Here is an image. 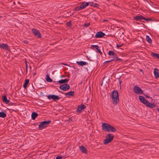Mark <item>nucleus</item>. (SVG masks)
Here are the masks:
<instances>
[{
  "instance_id": "4c0bfd02",
  "label": "nucleus",
  "mask_w": 159,
  "mask_h": 159,
  "mask_svg": "<svg viewBox=\"0 0 159 159\" xmlns=\"http://www.w3.org/2000/svg\"><path fill=\"white\" fill-rule=\"evenodd\" d=\"M116 57V58H114V59H112L111 60H113V61H117V57Z\"/></svg>"
},
{
  "instance_id": "4be33fe9",
  "label": "nucleus",
  "mask_w": 159,
  "mask_h": 159,
  "mask_svg": "<svg viewBox=\"0 0 159 159\" xmlns=\"http://www.w3.org/2000/svg\"><path fill=\"white\" fill-rule=\"evenodd\" d=\"M38 114L37 112H33L31 115L32 119L33 120H35L36 117L38 116Z\"/></svg>"
},
{
  "instance_id": "a211bd4d",
  "label": "nucleus",
  "mask_w": 159,
  "mask_h": 159,
  "mask_svg": "<svg viewBox=\"0 0 159 159\" xmlns=\"http://www.w3.org/2000/svg\"><path fill=\"white\" fill-rule=\"evenodd\" d=\"M145 105L151 108H154L155 106L154 103H151L149 102L148 101L146 104Z\"/></svg>"
},
{
  "instance_id": "20e7f679",
  "label": "nucleus",
  "mask_w": 159,
  "mask_h": 159,
  "mask_svg": "<svg viewBox=\"0 0 159 159\" xmlns=\"http://www.w3.org/2000/svg\"><path fill=\"white\" fill-rule=\"evenodd\" d=\"M50 120L44 121L41 122L39 125V130H42L46 128L51 122Z\"/></svg>"
},
{
  "instance_id": "1a4fd4ad",
  "label": "nucleus",
  "mask_w": 159,
  "mask_h": 159,
  "mask_svg": "<svg viewBox=\"0 0 159 159\" xmlns=\"http://www.w3.org/2000/svg\"><path fill=\"white\" fill-rule=\"evenodd\" d=\"M105 34L101 31H99L96 33L95 35V37L96 38H101L105 35Z\"/></svg>"
},
{
  "instance_id": "dca6fc26",
  "label": "nucleus",
  "mask_w": 159,
  "mask_h": 159,
  "mask_svg": "<svg viewBox=\"0 0 159 159\" xmlns=\"http://www.w3.org/2000/svg\"><path fill=\"white\" fill-rule=\"evenodd\" d=\"M154 74L156 78L159 77V73L158 70L157 69L155 68L154 69Z\"/></svg>"
},
{
  "instance_id": "aec40b11",
  "label": "nucleus",
  "mask_w": 159,
  "mask_h": 159,
  "mask_svg": "<svg viewBox=\"0 0 159 159\" xmlns=\"http://www.w3.org/2000/svg\"><path fill=\"white\" fill-rule=\"evenodd\" d=\"M76 63L78 65H80L82 66L87 64V63L86 62L83 61H77Z\"/></svg>"
},
{
  "instance_id": "c9c22d12",
  "label": "nucleus",
  "mask_w": 159,
  "mask_h": 159,
  "mask_svg": "<svg viewBox=\"0 0 159 159\" xmlns=\"http://www.w3.org/2000/svg\"><path fill=\"white\" fill-rule=\"evenodd\" d=\"M91 46L93 47H94L96 48H97V47H98L97 45H92Z\"/></svg>"
},
{
  "instance_id": "603ef678",
  "label": "nucleus",
  "mask_w": 159,
  "mask_h": 159,
  "mask_svg": "<svg viewBox=\"0 0 159 159\" xmlns=\"http://www.w3.org/2000/svg\"><path fill=\"white\" fill-rule=\"evenodd\" d=\"M65 77V76L63 75V76H62L61 77Z\"/></svg>"
},
{
  "instance_id": "3c124183",
  "label": "nucleus",
  "mask_w": 159,
  "mask_h": 159,
  "mask_svg": "<svg viewBox=\"0 0 159 159\" xmlns=\"http://www.w3.org/2000/svg\"><path fill=\"white\" fill-rule=\"evenodd\" d=\"M2 17V16H0V18H1Z\"/></svg>"
},
{
  "instance_id": "7ed1b4c3",
  "label": "nucleus",
  "mask_w": 159,
  "mask_h": 159,
  "mask_svg": "<svg viewBox=\"0 0 159 159\" xmlns=\"http://www.w3.org/2000/svg\"><path fill=\"white\" fill-rule=\"evenodd\" d=\"M113 135L111 134H108L106 136V139L104 140V144H106L111 142L114 138Z\"/></svg>"
},
{
  "instance_id": "cd10ccee",
  "label": "nucleus",
  "mask_w": 159,
  "mask_h": 159,
  "mask_svg": "<svg viewBox=\"0 0 159 159\" xmlns=\"http://www.w3.org/2000/svg\"><path fill=\"white\" fill-rule=\"evenodd\" d=\"M146 41L149 43H151L152 42V40L148 36H146Z\"/></svg>"
},
{
  "instance_id": "2f4dec72",
  "label": "nucleus",
  "mask_w": 159,
  "mask_h": 159,
  "mask_svg": "<svg viewBox=\"0 0 159 159\" xmlns=\"http://www.w3.org/2000/svg\"><path fill=\"white\" fill-rule=\"evenodd\" d=\"M96 49L101 54H102V52H101V51H100L99 47H97V48H96Z\"/></svg>"
},
{
  "instance_id": "f8f14e48",
  "label": "nucleus",
  "mask_w": 159,
  "mask_h": 159,
  "mask_svg": "<svg viewBox=\"0 0 159 159\" xmlns=\"http://www.w3.org/2000/svg\"><path fill=\"white\" fill-rule=\"evenodd\" d=\"M134 19L136 20H139L143 19H145V17L142 16L141 15H139L138 16H134L133 17Z\"/></svg>"
},
{
  "instance_id": "f257e3e1",
  "label": "nucleus",
  "mask_w": 159,
  "mask_h": 159,
  "mask_svg": "<svg viewBox=\"0 0 159 159\" xmlns=\"http://www.w3.org/2000/svg\"><path fill=\"white\" fill-rule=\"evenodd\" d=\"M102 129L106 131L115 132L117 131V129L113 126L106 123H102Z\"/></svg>"
},
{
  "instance_id": "f03ea898",
  "label": "nucleus",
  "mask_w": 159,
  "mask_h": 159,
  "mask_svg": "<svg viewBox=\"0 0 159 159\" xmlns=\"http://www.w3.org/2000/svg\"><path fill=\"white\" fill-rule=\"evenodd\" d=\"M111 98L114 104H116L119 102V94L116 90H115L111 92Z\"/></svg>"
},
{
  "instance_id": "5fc2aeb1",
  "label": "nucleus",
  "mask_w": 159,
  "mask_h": 159,
  "mask_svg": "<svg viewBox=\"0 0 159 159\" xmlns=\"http://www.w3.org/2000/svg\"><path fill=\"white\" fill-rule=\"evenodd\" d=\"M69 120H71V119H69Z\"/></svg>"
},
{
  "instance_id": "49530a36",
  "label": "nucleus",
  "mask_w": 159,
  "mask_h": 159,
  "mask_svg": "<svg viewBox=\"0 0 159 159\" xmlns=\"http://www.w3.org/2000/svg\"><path fill=\"white\" fill-rule=\"evenodd\" d=\"M146 98H150L148 96H146Z\"/></svg>"
},
{
  "instance_id": "bb28decb",
  "label": "nucleus",
  "mask_w": 159,
  "mask_h": 159,
  "mask_svg": "<svg viewBox=\"0 0 159 159\" xmlns=\"http://www.w3.org/2000/svg\"><path fill=\"white\" fill-rule=\"evenodd\" d=\"M6 116V114L3 112H0V117L4 118Z\"/></svg>"
},
{
  "instance_id": "a878e982",
  "label": "nucleus",
  "mask_w": 159,
  "mask_h": 159,
  "mask_svg": "<svg viewBox=\"0 0 159 159\" xmlns=\"http://www.w3.org/2000/svg\"><path fill=\"white\" fill-rule=\"evenodd\" d=\"M46 80L48 82H51L52 81V79L49 77V75H47L46 76Z\"/></svg>"
},
{
  "instance_id": "0eeeda50",
  "label": "nucleus",
  "mask_w": 159,
  "mask_h": 159,
  "mask_svg": "<svg viewBox=\"0 0 159 159\" xmlns=\"http://www.w3.org/2000/svg\"><path fill=\"white\" fill-rule=\"evenodd\" d=\"M32 31L34 35L38 38H41V34L39 31L35 29H33Z\"/></svg>"
},
{
  "instance_id": "6e6d98bb",
  "label": "nucleus",
  "mask_w": 159,
  "mask_h": 159,
  "mask_svg": "<svg viewBox=\"0 0 159 159\" xmlns=\"http://www.w3.org/2000/svg\"><path fill=\"white\" fill-rule=\"evenodd\" d=\"M69 120H71V119H69Z\"/></svg>"
},
{
  "instance_id": "5701e85b",
  "label": "nucleus",
  "mask_w": 159,
  "mask_h": 159,
  "mask_svg": "<svg viewBox=\"0 0 159 159\" xmlns=\"http://www.w3.org/2000/svg\"><path fill=\"white\" fill-rule=\"evenodd\" d=\"M151 55L153 57L157 58L158 56L159 55V54L157 53L152 52L151 53Z\"/></svg>"
},
{
  "instance_id": "e433bc0d",
  "label": "nucleus",
  "mask_w": 159,
  "mask_h": 159,
  "mask_svg": "<svg viewBox=\"0 0 159 159\" xmlns=\"http://www.w3.org/2000/svg\"><path fill=\"white\" fill-rule=\"evenodd\" d=\"M23 42L24 43H25V44H28L29 43L28 41H27V40H24L23 41Z\"/></svg>"
},
{
  "instance_id": "f704fd0d",
  "label": "nucleus",
  "mask_w": 159,
  "mask_h": 159,
  "mask_svg": "<svg viewBox=\"0 0 159 159\" xmlns=\"http://www.w3.org/2000/svg\"><path fill=\"white\" fill-rule=\"evenodd\" d=\"M90 25V23H89L87 24H84V26H85L86 27H88Z\"/></svg>"
},
{
  "instance_id": "f3484780",
  "label": "nucleus",
  "mask_w": 159,
  "mask_h": 159,
  "mask_svg": "<svg viewBox=\"0 0 159 159\" xmlns=\"http://www.w3.org/2000/svg\"><path fill=\"white\" fill-rule=\"evenodd\" d=\"M51 99H52L54 101H56L58 100L60 98L59 96L57 95H51Z\"/></svg>"
},
{
  "instance_id": "8fccbe9b",
  "label": "nucleus",
  "mask_w": 159,
  "mask_h": 159,
  "mask_svg": "<svg viewBox=\"0 0 159 159\" xmlns=\"http://www.w3.org/2000/svg\"><path fill=\"white\" fill-rule=\"evenodd\" d=\"M26 72H27V68H26Z\"/></svg>"
},
{
  "instance_id": "412c9836",
  "label": "nucleus",
  "mask_w": 159,
  "mask_h": 159,
  "mask_svg": "<svg viewBox=\"0 0 159 159\" xmlns=\"http://www.w3.org/2000/svg\"><path fill=\"white\" fill-rule=\"evenodd\" d=\"M75 92L74 91H70L67 93H65L66 96H73L74 95Z\"/></svg>"
},
{
  "instance_id": "6ab92c4d",
  "label": "nucleus",
  "mask_w": 159,
  "mask_h": 159,
  "mask_svg": "<svg viewBox=\"0 0 159 159\" xmlns=\"http://www.w3.org/2000/svg\"><path fill=\"white\" fill-rule=\"evenodd\" d=\"M2 100L3 102L6 104H8L9 102V100L7 99L6 95H4L3 96Z\"/></svg>"
},
{
  "instance_id": "39448f33",
  "label": "nucleus",
  "mask_w": 159,
  "mask_h": 159,
  "mask_svg": "<svg viewBox=\"0 0 159 159\" xmlns=\"http://www.w3.org/2000/svg\"><path fill=\"white\" fill-rule=\"evenodd\" d=\"M134 91L137 94H141L143 93V91L137 86H135L134 88Z\"/></svg>"
},
{
  "instance_id": "09e8293b",
  "label": "nucleus",
  "mask_w": 159,
  "mask_h": 159,
  "mask_svg": "<svg viewBox=\"0 0 159 159\" xmlns=\"http://www.w3.org/2000/svg\"><path fill=\"white\" fill-rule=\"evenodd\" d=\"M104 20V21H107V20Z\"/></svg>"
},
{
  "instance_id": "6e6552de",
  "label": "nucleus",
  "mask_w": 159,
  "mask_h": 159,
  "mask_svg": "<svg viewBox=\"0 0 159 159\" xmlns=\"http://www.w3.org/2000/svg\"><path fill=\"white\" fill-rule=\"evenodd\" d=\"M85 108L86 106L84 105L81 104L78 106L76 111L78 112H81L82 110L85 109Z\"/></svg>"
},
{
  "instance_id": "b1692460",
  "label": "nucleus",
  "mask_w": 159,
  "mask_h": 159,
  "mask_svg": "<svg viewBox=\"0 0 159 159\" xmlns=\"http://www.w3.org/2000/svg\"><path fill=\"white\" fill-rule=\"evenodd\" d=\"M108 54L109 56H113L114 57H115L116 56V54L115 53L114 51H110L108 52Z\"/></svg>"
},
{
  "instance_id": "393cba45",
  "label": "nucleus",
  "mask_w": 159,
  "mask_h": 159,
  "mask_svg": "<svg viewBox=\"0 0 159 159\" xmlns=\"http://www.w3.org/2000/svg\"><path fill=\"white\" fill-rule=\"evenodd\" d=\"M29 80L28 79H26L25 80V83L23 85V87L24 89H25L27 87V85L29 83Z\"/></svg>"
},
{
  "instance_id": "4d7b16f0",
  "label": "nucleus",
  "mask_w": 159,
  "mask_h": 159,
  "mask_svg": "<svg viewBox=\"0 0 159 159\" xmlns=\"http://www.w3.org/2000/svg\"><path fill=\"white\" fill-rule=\"evenodd\" d=\"M142 70H141V69L140 70V71H142Z\"/></svg>"
},
{
  "instance_id": "a18cd8bd",
  "label": "nucleus",
  "mask_w": 159,
  "mask_h": 159,
  "mask_svg": "<svg viewBox=\"0 0 159 159\" xmlns=\"http://www.w3.org/2000/svg\"><path fill=\"white\" fill-rule=\"evenodd\" d=\"M62 64L64 65H66V66H67L68 65L67 64H66V63H62Z\"/></svg>"
},
{
  "instance_id": "2eb2a0df",
  "label": "nucleus",
  "mask_w": 159,
  "mask_h": 159,
  "mask_svg": "<svg viewBox=\"0 0 159 159\" xmlns=\"http://www.w3.org/2000/svg\"><path fill=\"white\" fill-rule=\"evenodd\" d=\"M89 5V2H82L81 3L80 6H81L82 8L83 9L86 8Z\"/></svg>"
},
{
  "instance_id": "9d476101",
  "label": "nucleus",
  "mask_w": 159,
  "mask_h": 159,
  "mask_svg": "<svg viewBox=\"0 0 159 159\" xmlns=\"http://www.w3.org/2000/svg\"><path fill=\"white\" fill-rule=\"evenodd\" d=\"M139 98L141 102L145 105L148 102V101L146 100L143 96H139Z\"/></svg>"
},
{
  "instance_id": "4468645a",
  "label": "nucleus",
  "mask_w": 159,
  "mask_h": 159,
  "mask_svg": "<svg viewBox=\"0 0 159 159\" xmlns=\"http://www.w3.org/2000/svg\"><path fill=\"white\" fill-rule=\"evenodd\" d=\"M0 48L7 50L9 48V46L6 44L2 43L0 45Z\"/></svg>"
},
{
  "instance_id": "58836bf2",
  "label": "nucleus",
  "mask_w": 159,
  "mask_h": 159,
  "mask_svg": "<svg viewBox=\"0 0 159 159\" xmlns=\"http://www.w3.org/2000/svg\"><path fill=\"white\" fill-rule=\"evenodd\" d=\"M62 158L61 157L57 156V157L56 159H62Z\"/></svg>"
},
{
  "instance_id": "c756f323",
  "label": "nucleus",
  "mask_w": 159,
  "mask_h": 159,
  "mask_svg": "<svg viewBox=\"0 0 159 159\" xmlns=\"http://www.w3.org/2000/svg\"><path fill=\"white\" fill-rule=\"evenodd\" d=\"M82 9V8L81 6H78V7H76L75 8V11H78Z\"/></svg>"
},
{
  "instance_id": "7c9ffc66",
  "label": "nucleus",
  "mask_w": 159,
  "mask_h": 159,
  "mask_svg": "<svg viewBox=\"0 0 159 159\" xmlns=\"http://www.w3.org/2000/svg\"><path fill=\"white\" fill-rule=\"evenodd\" d=\"M66 24L68 26H71V21H70L69 22H67Z\"/></svg>"
},
{
  "instance_id": "a19ab883",
  "label": "nucleus",
  "mask_w": 159,
  "mask_h": 159,
  "mask_svg": "<svg viewBox=\"0 0 159 159\" xmlns=\"http://www.w3.org/2000/svg\"><path fill=\"white\" fill-rule=\"evenodd\" d=\"M117 61H122V60L120 58H118L117 57Z\"/></svg>"
},
{
  "instance_id": "ea45409f",
  "label": "nucleus",
  "mask_w": 159,
  "mask_h": 159,
  "mask_svg": "<svg viewBox=\"0 0 159 159\" xmlns=\"http://www.w3.org/2000/svg\"><path fill=\"white\" fill-rule=\"evenodd\" d=\"M51 95H49L48 97V99H51Z\"/></svg>"
},
{
  "instance_id": "864d4df0",
  "label": "nucleus",
  "mask_w": 159,
  "mask_h": 159,
  "mask_svg": "<svg viewBox=\"0 0 159 159\" xmlns=\"http://www.w3.org/2000/svg\"><path fill=\"white\" fill-rule=\"evenodd\" d=\"M69 120H71V119H69Z\"/></svg>"
},
{
  "instance_id": "79ce46f5",
  "label": "nucleus",
  "mask_w": 159,
  "mask_h": 159,
  "mask_svg": "<svg viewBox=\"0 0 159 159\" xmlns=\"http://www.w3.org/2000/svg\"><path fill=\"white\" fill-rule=\"evenodd\" d=\"M143 20H150V18H145V19H143Z\"/></svg>"
},
{
  "instance_id": "ddd939ff",
  "label": "nucleus",
  "mask_w": 159,
  "mask_h": 159,
  "mask_svg": "<svg viewBox=\"0 0 159 159\" xmlns=\"http://www.w3.org/2000/svg\"><path fill=\"white\" fill-rule=\"evenodd\" d=\"M79 148L82 152L85 154L87 153V149L84 146L81 145V146H80Z\"/></svg>"
},
{
  "instance_id": "72a5a7b5",
  "label": "nucleus",
  "mask_w": 159,
  "mask_h": 159,
  "mask_svg": "<svg viewBox=\"0 0 159 159\" xmlns=\"http://www.w3.org/2000/svg\"><path fill=\"white\" fill-rule=\"evenodd\" d=\"M123 45V43H122V44H117L116 46H117V48H119V47H120L122 46Z\"/></svg>"
},
{
  "instance_id": "37998d69",
  "label": "nucleus",
  "mask_w": 159,
  "mask_h": 159,
  "mask_svg": "<svg viewBox=\"0 0 159 159\" xmlns=\"http://www.w3.org/2000/svg\"><path fill=\"white\" fill-rule=\"evenodd\" d=\"M25 65H26V68H27V62L26 61H25Z\"/></svg>"
},
{
  "instance_id": "473e14b6",
  "label": "nucleus",
  "mask_w": 159,
  "mask_h": 159,
  "mask_svg": "<svg viewBox=\"0 0 159 159\" xmlns=\"http://www.w3.org/2000/svg\"><path fill=\"white\" fill-rule=\"evenodd\" d=\"M113 60H109V61H105V62H104V64H106V62H107V63H108V62H111L112 61H113Z\"/></svg>"
},
{
  "instance_id": "c03bdc74",
  "label": "nucleus",
  "mask_w": 159,
  "mask_h": 159,
  "mask_svg": "<svg viewBox=\"0 0 159 159\" xmlns=\"http://www.w3.org/2000/svg\"><path fill=\"white\" fill-rule=\"evenodd\" d=\"M119 81V84L120 85L121 84V80H120Z\"/></svg>"
},
{
  "instance_id": "9b49d317",
  "label": "nucleus",
  "mask_w": 159,
  "mask_h": 159,
  "mask_svg": "<svg viewBox=\"0 0 159 159\" xmlns=\"http://www.w3.org/2000/svg\"><path fill=\"white\" fill-rule=\"evenodd\" d=\"M69 80L67 79H61V80H59L58 81H55L54 82L56 84H57L58 83L62 84L64 83H66Z\"/></svg>"
},
{
  "instance_id": "c85d7f7f",
  "label": "nucleus",
  "mask_w": 159,
  "mask_h": 159,
  "mask_svg": "<svg viewBox=\"0 0 159 159\" xmlns=\"http://www.w3.org/2000/svg\"><path fill=\"white\" fill-rule=\"evenodd\" d=\"M89 4L90 6L93 7H96L98 5V4L96 3H93L92 2H89Z\"/></svg>"
},
{
  "instance_id": "423d86ee",
  "label": "nucleus",
  "mask_w": 159,
  "mask_h": 159,
  "mask_svg": "<svg viewBox=\"0 0 159 159\" xmlns=\"http://www.w3.org/2000/svg\"><path fill=\"white\" fill-rule=\"evenodd\" d=\"M59 88L61 90L64 91H66L70 89V87L69 85L67 84H64L61 85Z\"/></svg>"
},
{
  "instance_id": "de8ad7c7",
  "label": "nucleus",
  "mask_w": 159,
  "mask_h": 159,
  "mask_svg": "<svg viewBox=\"0 0 159 159\" xmlns=\"http://www.w3.org/2000/svg\"><path fill=\"white\" fill-rule=\"evenodd\" d=\"M157 110L159 112V108H157Z\"/></svg>"
}]
</instances>
